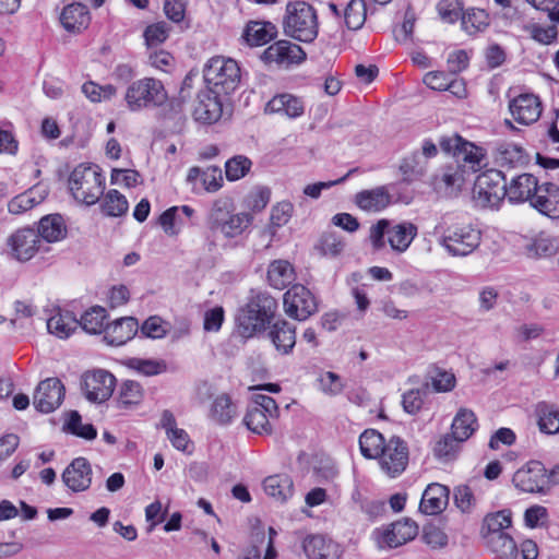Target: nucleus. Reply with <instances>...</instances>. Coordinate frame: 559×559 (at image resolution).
I'll return each instance as SVG.
<instances>
[{
	"mask_svg": "<svg viewBox=\"0 0 559 559\" xmlns=\"http://www.w3.org/2000/svg\"><path fill=\"white\" fill-rule=\"evenodd\" d=\"M432 235L438 243L452 257L471 254L480 243V231L469 224L453 221L450 214H444L436 224Z\"/></svg>",
	"mask_w": 559,
	"mask_h": 559,
	"instance_id": "obj_1",
	"label": "nucleus"
},
{
	"mask_svg": "<svg viewBox=\"0 0 559 559\" xmlns=\"http://www.w3.org/2000/svg\"><path fill=\"white\" fill-rule=\"evenodd\" d=\"M277 309L276 299L265 292L253 294L236 318L237 331L243 338L263 332L273 320Z\"/></svg>",
	"mask_w": 559,
	"mask_h": 559,
	"instance_id": "obj_2",
	"label": "nucleus"
},
{
	"mask_svg": "<svg viewBox=\"0 0 559 559\" xmlns=\"http://www.w3.org/2000/svg\"><path fill=\"white\" fill-rule=\"evenodd\" d=\"M167 99L168 93L163 82L155 78L135 80L124 93L127 108L133 112L159 108Z\"/></svg>",
	"mask_w": 559,
	"mask_h": 559,
	"instance_id": "obj_3",
	"label": "nucleus"
},
{
	"mask_svg": "<svg viewBox=\"0 0 559 559\" xmlns=\"http://www.w3.org/2000/svg\"><path fill=\"white\" fill-rule=\"evenodd\" d=\"M207 88L216 95H229L239 85L241 73L238 63L230 58H211L203 70Z\"/></svg>",
	"mask_w": 559,
	"mask_h": 559,
	"instance_id": "obj_4",
	"label": "nucleus"
},
{
	"mask_svg": "<svg viewBox=\"0 0 559 559\" xmlns=\"http://www.w3.org/2000/svg\"><path fill=\"white\" fill-rule=\"evenodd\" d=\"M284 32L299 41L311 43L318 36V21L314 9L305 1L287 4Z\"/></svg>",
	"mask_w": 559,
	"mask_h": 559,
	"instance_id": "obj_5",
	"label": "nucleus"
},
{
	"mask_svg": "<svg viewBox=\"0 0 559 559\" xmlns=\"http://www.w3.org/2000/svg\"><path fill=\"white\" fill-rule=\"evenodd\" d=\"M69 188L76 201L93 205L104 193L105 179L96 165H79L70 175Z\"/></svg>",
	"mask_w": 559,
	"mask_h": 559,
	"instance_id": "obj_6",
	"label": "nucleus"
},
{
	"mask_svg": "<svg viewBox=\"0 0 559 559\" xmlns=\"http://www.w3.org/2000/svg\"><path fill=\"white\" fill-rule=\"evenodd\" d=\"M440 147L443 152L452 154L455 158V165L468 170L469 176L479 171L485 165L486 152L483 147L464 140L459 134L442 138Z\"/></svg>",
	"mask_w": 559,
	"mask_h": 559,
	"instance_id": "obj_7",
	"label": "nucleus"
},
{
	"mask_svg": "<svg viewBox=\"0 0 559 559\" xmlns=\"http://www.w3.org/2000/svg\"><path fill=\"white\" fill-rule=\"evenodd\" d=\"M507 180L502 171L488 169L477 176L474 188V200L484 207H498L506 199Z\"/></svg>",
	"mask_w": 559,
	"mask_h": 559,
	"instance_id": "obj_8",
	"label": "nucleus"
},
{
	"mask_svg": "<svg viewBox=\"0 0 559 559\" xmlns=\"http://www.w3.org/2000/svg\"><path fill=\"white\" fill-rule=\"evenodd\" d=\"M284 310L288 317L304 321L317 312L318 305L307 287L295 284L284 294Z\"/></svg>",
	"mask_w": 559,
	"mask_h": 559,
	"instance_id": "obj_9",
	"label": "nucleus"
},
{
	"mask_svg": "<svg viewBox=\"0 0 559 559\" xmlns=\"http://www.w3.org/2000/svg\"><path fill=\"white\" fill-rule=\"evenodd\" d=\"M548 472L539 461H530L513 475L514 486L524 492L543 493L549 488Z\"/></svg>",
	"mask_w": 559,
	"mask_h": 559,
	"instance_id": "obj_10",
	"label": "nucleus"
},
{
	"mask_svg": "<svg viewBox=\"0 0 559 559\" xmlns=\"http://www.w3.org/2000/svg\"><path fill=\"white\" fill-rule=\"evenodd\" d=\"M381 468L390 476L395 477L405 471L408 464V448L400 437H391L379 455Z\"/></svg>",
	"mask_w": 559,
	"mask_h": 559,
	"instance_id": "obj_11",
	"label": "nucleus"
},
{
	"mask_svg": "<svg viewBox=\"0 0 559 559\" xmlns=\"http://www.w3.org/2000/svg\"><path fill=\"white\" fill-rule=\"evenodd\" d=\"M305 59L306 52L301 47L288 40H278L272 44L261 55V60L264 63L282 68L299 64Z\"/></svg>",
	"mask_w": 559,
	"mask_h": 559,
	"instance_id": "obj_12",
	"label": "nucleus"
},
{
	"mask_svg": "<svg viewBox=\"0 0 559 559\" xmlns=\"http://www.w3.org/2000/svg\"><path fill=\"white\" fill-rule=\"evenodd\" d=\"M467 171L454 163L445 165L432 176L431 185L438 192H443L448 197H456L471 177Z\"/></svg>",
	"mask_w": 559,
	"mask_h": 559,
	"instance_id": "obj_13",
	"label": "nucleus"
},
{
	"mask_svg": "<svg viewBox=\"0 0 559 559\" xmlns=\"http://www.w3.org/2000/svg\"><path fill=\"white\" fill-rule=\"evenodd\" d=\"M64 397V386L58 378H47L39 382L34 396L33 404L37 411L49 414L57 409Z\"/></svg>",
	"mask_w": 559,
	"mask_h": 559,
	"instance_id": "obj_14",
	"label": "nucleus"
},
{
	"mask_svg": "<svg viewBox=\"0 0 559 559\" xmlns=\"http://www.w3.org/2000/svg\"><path fill=\"white\" fill-rule=\"evenodd\" d=\"M115 377L103 369L87 372L83 377V391L91 402L102 403L108 400L115 388Z\"/></svg>",
	"mask_w": 559,
	"mask_h": 559,
	"instance_id": "obj_15",
	"label": "nucleus"
},
{
	"mask_svg": "<svg viewBox=\"0 0 559 559\" xmlns=\"http://www.w3.org/2000/svg\"><path fill=\"white\" fill-rule=\"evenodd\" d=\"M41 239L33 228H21L7 240L11 254L19 261L31 260L39 249Z\"/></svg>",
	"mask_w": 559,
	"mask_h": 559,
	"instance_id": "obj_16",
	"label": "nucleus"
},
{
	"mask_svg": "<svg viewBox=\"0 0 559 559\" xmlns=\"http://www.w3.org/2000/svg\"><path fill=\"white\" fill-rule=\"evenodd\" d=\"M302 549L308 559H340L343 555L340 544L320 534L307 536Z\"/></svg>",
	"mask_w": 559,
	"mask_h": 559,
	"instance_id": "obj_17",
	"label": "nucleus"
},
{
	"mask_svg": "<svg viewBox=\"0 0 559 559\" xmlns=\"http://www.w3.org/2000/svg\"><path fill=\"white\" fill-rule=\"evenodd\" d=\"M540 183L532 174H521L507 183L506 199L511 204L531 203Z\"/></svg>",
	"mask_w": 559,
	"mask_h": 559,
	"instance_id": "obj_18",
	"label": "nucleus"
},
{
	"mask_svg": "<svg viewBox=\"0 0 559 559\" xmlns=\"http://www.w3.org/2000/svg\"><path fill=\"white\" fill-rule=\"evenodd\" d=\"M530 205L549 218H559V187L554 182L540 183Z\"/></svg>",
	"mask_w": 559,
	"mask_h": 559,
	"instance_id": "obj_19",
	"label": "nucleus"
},
{
	"mask_svg": "<svg viewBox=\"0 0 559 559\" xmlns=\"http://www.w3.org/2000/svg\"><path fill=\"white\" fill-rule=\"evenodd\" d=\"M62 481L75 492L88 489L92 484V468L88 461L85 457L74 459L63 471Z\"/></svg>",
	"mask_w": 559,
	"mask_h": 559,
	"instance_id": "obj_20",
	"label": "nucleus"
},
{
	"mask_svg": "<svg viewBox=\"0 0 559 559\" xmlns=\"http://www.w3.org/2000/svg\"><path fill=\"white\" fill-rule=\"evenodd\" d=\"M139 331V323L133 317H123L107 324L104 341L111 346H121L132 340Z\"/></svg>",
	"mask_w": 559,
	"mask_h": 559,
	"instance_id": "obj_21",
	"label": "nucleus"
},
{
	"mask_svg": "<svg viewBox=\"0 0 559 559\" xmlns=\"http://www.w3.org/2000/svg\"><path fill=\"white\" fill-rule=\"evenodd\" d=\"M513 118L522 124L535 122L542 112L538 97L533 94H521L509 104Z\"/></svg>",
	"mask_w": 559,
	"mask_h": 559,
	"instance_id": "obj_22",
	"label": "nucleus"
},
{
	"mask_svg": "<svg viewBox=\"0 0 559 559\" xmlns=\"http://www.w3.org/2000/svg\"><path fill=\"white\" fill-rule=\"evenodd\" d=\"M219 96L213 94L210 90L199 94L198 104L193 110L195 120L209 124L216 122L223 112V104Z\"/></svg>",
	"mask_w": 559,
	"mask_h": 559,
	"instance_id": "obj_23",
	"label": "nucleus"
},
{
	"mask_svg": "<svg viewBox=\"0 0 559 559\" xmlns=\"http://www.w3.org/2000/svg\"><path fill=\"white\" fill-rule=\"evenodd\" d=\"M449 497V487L438 483L430 484L423 493L419 509L426 514H439L447 508Z\"/></svg>",
	"mask_w": 559,
	"mask_h": 559,
	"instance_id": "obj_24",
	"label": "nucleus"
},
{
	"mask_svg": "<svg viewBox=\"0 0 559 559\" xmlns=\"http://www.w3.org/2000/svg\"><path fill=\"white\" fill-rule=\"evenodd\" d=\"M418 533V525L411 519H403L391 524L383 532L382 542L391 548H395L414 539Z\"/></svg>",
	"mask_w": 559,
	"mask_h": 559,
	"instance_id": "obj_25",
	"label": "nucleus"
},
{
	"mask_svg": "<svg viewBox=\"0 0 559 559\" xmlns=\"http://www.w3.org/2000/svg\"><path fill=\"white\" fill-rule=\"evenodd\" d=\"M391 203V195L384 186L362 190L355 195V204L362 211L377 213Z\"/></svg>",
	"mask_w": 559,
	"mask_h": 559,
	"instance_id": "obj_26",
	"label": "nucleus"
},
{
	"mask_svg": "<svg viewBox=\"0 0 559 559\" xmlns=\"http://www.w3.org/2000/svg\"><path fill=\"white\" fill-rule=\"evenodd\" d=\"M304 102L299 97L288 93L275 95L265 106V112L282 114L288 118L300 117L304 115Z\"/></svg>",
	"mask_w": 559,
	"mask_h": 559,
	"instance_id": "obj_27",
	"label": "nucleus"
},
{
	"mask_svg": "<svg viewBox=\"0 0 559 559\" xmlns=\"http://www.w3.org/2000/svg\"><path fill=\"white\" fill-rule=\"evenodd\" d=\"M416 236L417 227L411 222L389 226L388 241L392 250L399 253L406 251Z\"/></svg>",
	"mask_w": 559,
	"mask_h": 559,
	"instance_id": "obj_28",
	"label": "nucleus"
},
{
	"mask_svg": "<svg viewBox=\"0 0 559 559\" xmlns=\"http://www.w3.org/2000/svg\"><path fill=\"white\" fill-rule=\"evenodd\" d=\"M269 336L276 349L282 354H289L296 344V329L285 320L274 323Z\"/></svg>",
	"mask_w": 559,
	"mask_h": 559,
	"instance_id": "obj_29",
	"label": "nucleus"
},
{
	"mask_svg": "<svg viewBox=\"0 0 559 559\" xmlns=\"http://www.w3.org/2000/svg\"><path fill=\"white\" fill-rule=\"evenodd\" d=\"M277 35L276 26L266 21H250L243 32V38L250 46H262Z\"/></svg>",
	"mask_w": 559,
	"mask_h": 559,
	"instance_id": "obj_30",
	"label": "nucleus"
},
{
	"mask_svg": "<svg viewBox=\"0 0 559 559\" xmlns=\"http://www.w3.org/2000/svg\"><path fill=\"white\" fill-rule=\"evenodd\" d=\"M60 22L68 32H81L88 25V10L82 3L69 4L62 10Z\"/></svg>",
	"mask_w": 559,
	"mask_h": 559,
	"instance_id": "obj_31",
	"label": "nucleus"
},
{
	"mask_svg": "<svg viewBox=\"0 0 559 559\" xmlns=\"http://www.w3.org/2000/svg\"><path fill=\"white\" fill-rule=\"evenodd\" d=\"M478 428V421L473 411L468 408H460L453 418L451 425V433L459 441L469 439Z\"/></svg>",
	"mask_w": 559,
	"mask_h": 559,
	"instance_id": "obj_32",
	"label": "nucleus"
},
{
	"mask_svg": "<svg viewBox=\"0 0 559 559\" xmlns=\"http://www.w3.org/2000/svg\"><path fill=\"white\" fill-rule=\"evenodd\" d=\"M295 280L293 265L287 260H274L267 269V281L276 289H284Z\"/></svg>",
	"mask_w": 559,
	"mask_h": 559,
	"instance_id": "obj_33",
	"label": "nucleus"
},
{
	"mask_svg": "<svg viewBox=\"0 0 559 559\" xmlns=\"http://www.w3.org/2000/svg\"><path fill=\"white\" fill-rule=\"evenodd\" d=\"M263 488L267 496L284 502L293 496V480L287 475H272L264 479Z\"/></svg>",
	"mask_w": 559,
	"mask_h": 559,
	"instance_id": "obj_34",
	"label": "nucleus"
},
{
	"mask_svg": "<svg viewBox=\"0 0 559 559\" xmlns=\"http://www.w3.org/2000/svg\"><path fill=\"white\" fill-rule=\"evenodd\" d=\"M37 234L39 238L47 242L59 241L66 237L67 228L64 222L59 214H51L39 221Z\"/></svg>",
	"mask_w": 559,
	"mask_h": 559,
	"instance_id": "obj_35",
	"label": "nucleus"
},
{
	"mask_svg": "<svg viewBox=\"0 0 559 559\" xmlns=\"http://www.w3.org/2000/svg\"><path fill=\"white\" fill-rule=\"evenodd\" d=\"M79 328V320L69 312H57L47 320V329L49 333L59 338H68Z\"/></svg>",
	"mask_w": 559,
	"mask_h": 559,
	"instance_id": "obj_36",
	"label": "nucleus"
},
{
	"mask_svg": "<svg viewBox=\"0 0 559 559\" xmlns=\"http://www.w3.org/2000/svg\"><path fill=\"white\" fill-rule=\"evenodd\" d=\"M537 425L543 433L555 435L559 432V411L555 405L539 402L535 406Z\"/></svg>",
	"mask_w": 559,
	"mask_h": 559,
	"instance_id": "obj_37",
	"label": "nucleus"
},
{
	"mask_svg": "<svg viewBox=\"0 0 559 559\" xmlns=\"http://www.w3.org/2000/svg\"><path fill=\"white\" fill-rule=\"evenodd\" d=\"M100 210L106 216L120 217L128 212L129 202L122 193L111 189L107 193H103Z\"/></svg>",
	"mask_w": 559,
	"mask_h": 559,
	"instance_id": "obj_38",
	"label": "nucleus"
},
{
	"mask_svg": "<svg viewBox=\"0 0 559 559\" xmlns=\"http://www.w3.org/2000/svg\"><path fill=\"white\" fill-rule=\"evenodd\" d=\"M236 416V406L227 394L218 395L212 403L210 418L217 425H228Z\"/></svg>",
	"mask_w": 559,
	"mask_h": 559,
	"instance_id": "obj_39",
	"label": "nucleus"
},
{
	"mask_svg": "<svg viewBox=\"0 0 559 559\" xmlns=\"http://www.w3.org/2000/svg\"><path fill=\"white\" fill-rule=\"evenodd\" d=\"M487 546L500 559H515L518 547L513 538L507 533L501 535L484 536Z\"/></svg>",
	"mask_w": 559,
	"mask_h": 559,
	"instance_id": "obj_40",
	"label": "nucleus"
},
{
	"mask_svg": "<svg viewBox=\"0 0 559 559\" xmlns=\"http://www.w3.org/2000/svg\"><path fill=\"white\" fill-rule=\"evenodd\" d=\"M386 441L376 429H366L359 437L361 454L367 459H378Z\"/></svg>",
	"mask_w": 559,
	"mask_h": 559,
	"instance_id": "obj_41",
	"label": "nucleus"
},
{
	"mask_svg": "<svg viewBox=\"0 0 559 559\" xmlns=\"http://www.w3.org/2000/svg\"><path fill=\"white\" fill-rule=\"evenodd\" d=\"M106 318V309L100 306H94L82 314L79 320V326L90 334H100L105 330L104 322Z\"/></svg>",
	"mask_w": 559,
	"mask_h": 559,
	"instance_id": "obj_42",
	"label": "nucleus"
},
{
	"mask_svg": "<svg viewBox=\"0 0 559 559\" xmlns=\"http://www.w3.org/2000/svg\"><path fill=\"white\" fill-rule=\"evenodd\" d=\"M269 418L271 417L266 415L261 407L251 406L243 417V424L254 433L270 435L272 432V426Z\"/></svg>",
	"mask_w": 559,
	"mask_h": 559,
	"instance_id": "obj_43",
	"label": "nucleus"
},
{
	"mask_svg": "<svg viewBox=\"0 0 559 559\" xmlns=\"http://www.w3.org/2000/svg\"><path fill=\"white\" fill-rule=\"evenodd\" d=\"M497 159L501 166L515 167L525 163L526 155L520 145L501 143L497 146Z\"/></svg>",
	"mask_w": 559,
	"mask_h": 559,
	"instance_id": "obj_44",
	"label": "nucleus"
},
{
	"mask_svg": "<svg viewBox=\"0 0 559 559\" xmlns=\"http://www.w3.org/2000/svg\"><path fill=\"white\" fill-rule=\"evenodd\" d=\"M462 443V441L456 440L453 433H445L436 442L433 447V454L442 462L453 461L456 457Z\"/></svg>",
	"mask_w": 559,
	"mask_h": 559,
	"instance_id": "obj_45",
	"label": "nucleus"
},
{
	"mask_svg": "<svg viewBox=\"0 0 559 559\" xmlns=\"http://www.w3.org/2000/svg\"><path fill=\"white\" fill-rule=\"evenodd\" d=\"M367 16L364 0H350L344 10V22L348 29L357 31L362 27Z\"/></svg>",
	"mask_w": 559,
	"mask_h": 559,
	"instance_id": "obj_46",
	"label": "nucleus"
},
{
	"mask_svg": "<svg viewBox=\"0 0 559 559\" xmlns=\"http://www.w3.org/2000/svg\"><path fill=\"white\" fill-rule=\"evenodd\" d=\"M427 169V160L419 154L414 152L409 156L403 158L400 170L405 180H414L420 178Z\"/></svg>",
	"mask_w": 559,
	"mask_h": 559,
	"instance_id": "obj_47",
	"label": "nucleus"
},
{
	"mask_svg": "<svg viewBox=\"0 0 559 559\" xmlns=\"http://www.w3.org/2000/svg\"><path fill=\"white\" fill-rule=\"evenodd\" d=\"M233 203L229 199H218L214 202L210 212V225L213 229H219L233 214Z\"/></svg>",
	"mask_w": 559,
	"mask_h": 559,
	"instance_id": "obj_48",
	"label": "nucleus"
},
{
	"mask_svg": "<svg viewBox=\"0 0 559 559\" xmlns=\"http://www.w3.org/2000/svg\"><path fill=\"white\" fill-rule=\"evenodd\" d=\"M511 526V516L508 511H499L487 515L484 521L483 530H487L484 536L501 535L504 530Z\"/></svg>",
	"mask_w": 559,
	"mask_h": 559,
	"instance_id": "obj_49",
	"label": "nucleus"
},
{
	"mask_svg": "<svg viewBox=\"0 0 559 559\" xmlns=\"http://www.w3.org/2000/svg\"><path fill=\"white\" fill-rule=\"evenodd\" d=\"M66 427L71 433L86 440H93L97 436V431L92 424H82L81 415L76 411L69 414Z\"/></svg>",
	"mask_w": 559,
	"mask_h": 559,
	"instance_id": "obj_50",
	"label": "nucleus"
},
{
	"mask_svg": "<svg viewBox=\"0 0 559 559\" xmlns=\"http://www.w3.org/2000/svg\"><path fill=\"white\" fill-rule=\"evenodd\" d=\"M252 216L248 213L231 214L219 230L228 238L240 235L251 223Z\"/></svg>",
	"mask_w": 559,
	"mask_h": 559,
	"instance_id": "obj_51",
	"label": "nucleus"
},
{
	"mask_svg": "<svg viewBox=\"0 0 559 559\" xmlns=\"http://www.w3.org/2000/svg\"><path fill=\"white\" fill-rule=\"evenodd\" d=\"M453 499L456 508L463 513H471L477 504V498L467 485L456 486L453 490Z\"/></svg>",
	"mask_w": 559,
	"mask_h": 559,
	"instance_id": "obj_52",
	"label": "nucleus"
},
{
	"mask_svg": "<svg viewBox=\"0 0 559 559\" xmlns=\"http://www.w3.org/2000/svg\"><path fill=\"white\" fill-rule=\"evenodd\" d=\"M251 160L242 155L231 157L226 162L225 173L226 177L230 181L238 180L246 176L250 170Z\"/></svg>",
	"mask_w": 559,
	"mask_h": 559,
	"instance_id": "obj_53",
	"label": "nucleus"
},
{
	"mask_svg": "<svg viewBox=\"0 0 559 559\" xmlns=\"http://www.w3.org/2000/svg\"><path fill=\"white\" fill-rule=\"evenodd\" d=\"M424 83L435 91H447L448 87H462V81L450 80L444 72L432 71L424 76Z\"/></svg>",
	"mask_w": 559,
	"mask_h": 559,
	"instance_id": "obj_54",
	"label": "nucleus"
},
{
	"mask_svg": "<svg viewBox=\"0 0 559 559\" xmlns=\"http://www.w3.org/2000/svg\"><path fill=\"white\" fill-rule=\"evenodd\" d=\"M437 10L441 20L447 23H454L463 16V5L460 0H440Z\"/></svg>",
	"mask_w": 559,
	"mask_h": 559,
	"instance_id": "obj_55",
	"label": "nucleus"
},
{
	"mask_svg": "<svg viewBox=\"0 0 559 559\" xmlns=\"http://www.w3.org/2000/svg\"><path fill=\"white\" fill-rule=\"evenodd\" d=\"M170 27L166 22H158L148 25L144 31L145 43L148 47H155L163 44L168 35Z\"/></svg>",
	"mask_w": 559,
	"mask_h": 559,
	"instance_id": "obj_56",
	"label": "nucleus"
},
{
	"mask_svg": "<svg viewBox=\"0 0 559 559\" xmlns=\"http://www.w3.org/2000/svg\"><path fill=\"white\" fill-rule=\"evenodd\" d=\"M427 394V389H412L405 392L402 396L403 409L411 415L417 414L424 404V397Z\"/></svg>",
	"mask_w": 559,
	"mask_h": 559,
	"instance_id": "obj_57",
	"label": "nucleus"
},
{
	"mask_svg": "<svg viewBox=\"0 0 559 559\" xmlns=\"http://www.w3.org/2000/svg\"><path fill=\"white\" fill-rule=\"evenodd\" d=\"M128 366L144 376H156L166 370L163 361L153 359L131 358Z\"/></svg>",
	"mask_w": 559,
	"mask_h": 559,
	"instance_id": "obj_58",
	"label": "nucleus"
},
{
	"mask_svg": "<svg viewBox=\"0 0 559 559\" xmlns=\"http://www.w3.org/2000/svg\"><path fill=\"white\" fill-rule=\"evenodd\" d=\"M462 26L468 34L480 32L488 26L487 15L483 10L463 14Z\"/></svg>",
	"mask_w": 559,
	"mask_h": 559,
	"instance_id": "obj_59",
	"label": "nucleus"
},
{
	"mask_svg": "<svg viewBox=\"0 0 559 559\" xmlns=\"http://www.w3.org/2000/svg\"><path fill=\"white\" fill-rule=\"evenodd\" d=\"M142 397L141 385L132 380L122 382L119 389V399L126 405L138 404Z\"/></svg>",
	"mask_w": 559,
	"mask_h": 559,
	"instance_id": "obj_60",
	"label": "nucleus"
},
{
	"mask_svg": "<svg viewBox=\"0 0 559 559\" xmlns=\"http://www.w3.org/2000/svg\"><path fill=\"white\" fill-rule=\"evenodd\" d=\"M343 248L344 243L335 233H325L320 238L319 249L323 255L335 257Z\"/></svg>",
	"mask_w": 559,
	"mask_h": 559,
	"instance_id": "obj_61",
	"label": "nucleus"
},
{
	"mask_svg": "<svg viewBox=\"0 0 559 559\" xmlns=\"http://www.w3.org/2000/svg\"><path fill=\"white\" fill-rule=\"evenodd\" d=\"M294 212V205L289 201H282L273 206L271 212V223L275 227L286 225Z\"/></svg>",
	"mask_w": 559,
	"mask_h": 559,
	"instance_id": "obj_62",
	"label": "nucleus"
},
{
	"mask_svg": "<svg viewBox=\"0 0 559 559\" xmlns=\"http://www.w3.org/2000/svg\"><path fill=\"white\" fill-rule=\"evenodd\" d=\"M423 539L433 548H440L448 544V536L445 533L433 524L424 526Z\"/></svg>",
	"mask_w": 559,
	"mask_h": 559,
	"instance_id": "obj_63",
	"label": "nucleus"
},
{
	"mask_svg": "<svg viewBox=\"0 0 559 559\" xmlns=\"http://www.w3.org/2000/svg\"><path fill=\"white\" fill-rule=\"evenodd\" d=\"M320 389L329 395H337L343 391V383L338 374L326 371L319 378Z\"/></svg>",
	"mask_w": 559,
	"mask_h": 559,
	"instance_id": "obj_64",
	"label": "nucleus"
}]
</instances>
